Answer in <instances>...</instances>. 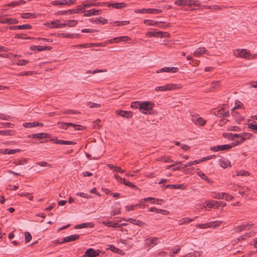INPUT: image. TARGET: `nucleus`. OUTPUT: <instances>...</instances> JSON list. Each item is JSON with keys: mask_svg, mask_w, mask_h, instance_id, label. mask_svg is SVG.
I'll use <instances>...</instances> for the list:
<instances>
[{"mask_svg": "<svg viewBox=\"0 0 257 257\" xmlns=\"http://www.w3.org/2000/svg\"><path fill=\"white\" fill-rule=\"evenodd\" d=\"M155 106V104L152 101H143L141 102V106H140V111L142 113L147 114V111L152 109Z\"/></svg>", "mask_w": 257, "mask_h": 257, "instance_id": "nucleus-1", "label": "nucleus"}, {"mask_svg": "<svg viewBox=\"0 0 257 257\" xmlns=\"http://www.w3.org/2000/svg\"><path fill=\"white\" fill-rule=\"evenodd\" d=\"M191 120L196 125L199 126H204L206 121L202 117L199 116L198 114H191Z\"/></svg>", "mask_w": 257, "mask_h": 257, "instance_id": "nucleus-2", "label": "nucleus"}, {"mask_svg": "<svg viewBox=\"0 0 257 257\" xmlns=\"http://www.w3.org/2000/svg\"><path fill=\"white\" fill-rule=\"evenodd\" d=\"M234 55L236 57H241L245 59H249L250 56V53L246 51L245 49L236 50L234 52Z\"/></svg>", "mask_w": 257, "mask_h": 257, "instance_id": "nucleus-3", "label": "nucleus"}, {"mask_svg": "<svg viewBox=\"0 0 257 257\" xmlns=\"http://www.w3.org/2000/svg\"><path fill=\"white\" fill-rule=\"evenodd\" d=\"M177 87L176 84H168L166 85L163 86H158L155 88V90L156 91H167V90H174L177 89Z\"/></svg>", "mask_w": 257, "mask_h": 257, "instance_id": "nucleus-4", "label": "nucleus"}, {"mask_svg": "<svg viewBox=\"0 0 257 257\" xmlns=\"http://www.w3.org/2000/svg\"><path fill=\"white\" fill-rule=\"evenodd\" d=\"M251 135L249 134H243L242 135H240V137L235 142L232 143L231 145H232V147L237 146L243 142L246 139H249Z\"/></svg>", "mask_w": 257, "mask_h": 257, "instance_id": "nucleus-5", "label": "nucleus"}, {"mask_svg": "<svg viewBox=\"0 0 257 257\" xmlns=\"http://www.w3.org/2000/svg\"><path fill=\"white\" fill-rule=\"evenodd\" d=\"M79 237V235L78 234H74L71 235L70 236H66L65 237H63L62 239V240L61 241H57V243H63L64 242H67L70 241H74L77 239H78Z\"/></svg>", "mask_w": 257, "mask_h": 257, "instance_id": "nucleus-6", "label": "nucleus"}, {"mask_svg": "<svg viewBox=\"0 0 257 257\" xmlns=\"http://www.w3.org/2000/svg\"><path fill=\"white\" fill-rule=\"evenodd\" d=\"M232 147V145L229 144L218 145L211 148V150L218 152L228 150Z\"/></svg>", "mask_w": 257, "mask_h": 257, "instance_id": "nucleus-7", "label": "nucleus"}, {"mask_svg": "<svg viewBox=\"0 0 257 257\" xmlns=\"http://www.w3.org/2000/svg\"><path fill=\"white\" fill-rule=\"evenodd\" d=\"M76 0H69L67 1H53L51 4L53 5L57 6V5H72L76 4Z\"/></svg>", "mask_w": 257, "mask_h": 257, "instance_id": "nucleus-8", "label": "nucleus"}, {"mask_svg": "<svg viewBox=\"0 0 257 257\" xmlns=\"http://www.w3.org/2000/svg\"><path fill=\"white\" fill-rule=\"evenodd\" d=\"M131 40L130 37L128 36H120L114 38L113 39L107 40L110 43H118L119 42H126Z\"/></svg>", "mask_w": 257, "mask_h": 257, "instance_id": "nucleus-9", "label": "nucleus"}, {"mask_svg": "<svg viewBox=\"0 0 257 257\" xmlns=\"http://www.w3.org/2000/svg\"><path fill=\"white\" fill-rule=\"evenodd\" d=\"M159 243V239L157 237H151L146 239V243L150 248L154 247Z\"/></svg>", "mask_w": 257, "mask_h": 257, "instance_id": "nucleus-10", "label": "nucleus"}, {"mask_svg": "<svg viewBox=\"0 0 257 257\" xmlns=\"http://www.w3.org/2000/svg\"><path fill=\"white\" fill-rule=\"evenodd\" d=\"M99 250H94L93 248H89L86 250L85 256L88 257H95L99 255Z\"/></svg>", "mask_w": 257, "mask_h": 257, "instance_id": "nucleus-11", "label": "nucleus"}, {"mask_svg": "<svg viewBox=\"0 0 257 257\" xmlns=\"http://www.w3.org/2000/svg\"><path fill=\"white\" fill-rule=\"evenodd\" d=\"M28 137L29 138L41 139H43V138H50V135L49 134H47V133H38V134H32L31 135H29Z\"/></svg>", "mask_w": 257, "mask_h": 257, "instance_id": "nucleus-12", "label": "nucleus"}, {"mask_svg": "<svg viewBox=\"0 0 257 257\" xmlns=\"http://www.w3.org/2000/svg\"><path fill=\"white\" fill-rule=\"evenodd\" d=\"M84 16L85 17H90L94 15H99L101 13V10H96L95 9H91L90 10L85 11Z\"/></svg>", "mask_w": 257, "mask_h": 257, "instance_id": "nucleus-13", "label": "nucleus"}, {"mask_svg": "<svg viewBox=\"0 0 257 257\" xmlns=\"http://www.w3.org/2000/svg\"><path fill=\"white\" fill-rule=\"evenodd\" d=\"M116 114L124 118H129L132 117L133 113L132 111L117 110H116Z\"/></svg>", "mask_w": 257, "mask_h": 257, "instance_id": "nucleus-14", "label": "nucleus"}, {"mask_svg": "<svg viewBox=\"0 0 257 257\" xmlns=\"http://www.w3.org/2000/svg\"><path fill=\"white\" fill-rule=\"evenodd\" d=\"M148 37H156L162 38L164 37H168L170 36L169 33H146Z\"/></svg>", "mask_w": 257, "mask_h": 257, "instance_id": "nucleus-15", "label": "nucleus"}, {"mask_svg": "<svg viewBox=\"0 0 257 257\" xmlns=\"http://www.w3.org/2000/svg\"><path fill=\"white\" fill-rule=\"evenodd\" d=\"M178 70V69L177 67H164L162 69H159V70L157 71L156 72L157 73H162V72H172L175 73Z\"/></svg>", "mask_w": 257, "mask_h": 257, "instance_id": "nucleus-16", "label": "nucleus"}, {"mask_svg": "<svg viewBox=\"0 0 257 257\" xmlns=\"http://www.w3.org/2000/svg\"><path fill=\"white\" fill-rule=\"evenodd\" d=\"M203 54L209 55L208 51L204 47H200L196 49L194 52V55L196 57H199Z\"/></svg>", "mask_w": 257, "mask_h": 257, "instance_id": "nucleus-17", "label": "nucleus"}, {"mask_svg": "<svg viewBox=\"0 0 257 257\" xmlns=\"http://www.w3.org/2000/svg\"><path fill=\"white\" fill-rule=\"evenodd\" d=\"M108 7H112L116 9H121L127 7L124 3H111L107 5Z\"/></svg>", "mask_w": 257, "mask_h": 257, "instance_id": "nucleus-18", "label": "nucleus"}, {"mask_svg": "<svg viewBox=\"0 0 257 257\" xmlns=\"http://www.w3.org/2000/svg\"><path fill=\"white\" fill-rule=\"evenodd\" d=\"M48 25L51 28H60L65 27V24L60 23L59 21H52Z\"/></svg>", "mask_w": 257, "mask_h": 257, "instance_id": "nucleus-19", "label": "nucleus"}, {"mask_svg": "<svg viewBox=\"0 0 257 257\" xmlns=\"http://www.w3.org/2000/svg\"><path fill=\"white\" fill-rule=\"evenodd\" d=\"M211 225L216 226L217 225L216 221L210 222L207 223L197 224L196 226L199 228H206L210 227Z\"/></svg>", "mask_w": 257, "mask_h": 257, "instance_id": "nucleus-20", "label": "nucleus"}, {"mask_svg": "<svg viewBox=\"0 0 257 257\" xmlns=\"http://www.w3.org/2000/svg\"><path fill=\"white\" fill-rule=\"evenodd\" d=\"M58 37L61 38H77L79 37V35L78 34H70V33H59L57 35Z\"/></svg>", "mask_w": 257, "mask_h": 257, "instance_id": "nucleus-21", "label": "nucleus"}, {"mask_svg": "<svg viewBox=\"0 0 257 257\" xmlns=\"http://www.w3.org/2000/svg\"><path fill=\"white\" fill-rule=\"evenodd\" d=\"M148 211L150 212H155L157 213H160L164 215H167L169 213V212L167 210L161 209H157L155 207L150 208Z\"/></svg>", "mask_w": 257, "mask_h": 257, "instance_id": "nucleus-22", "label": "nucleus"}, {"mask_svg": "<svg viewBox=\"0 0 257 257\" xmlns=\"http://www.w3.org/2000/svg\"><path fill=\"white\" fill-rule=\"evenodd\" d=\"M219 165L223 168H226L228 166H231L230 162L225 159H220L219 160Z\"/></svg>", "mask_w": 257, "mask_h": 257, "instance_id": "nucleus-23", "label": "nucleus"}, {"mask_svg": "<svg viewBox=\"0 0 257 257\" xmlns=\"http://www.w3.org/2000/svg\"><path fill=\"white\" fill-rule=\"evenodd\" d=\"M56 143L57 144L67 145H75L76 144V143L74 142H72V141H70L59 140H56Z\"/></svg>", "mask_w": 257, "mask_h": 257, "instance_id": "nucleus-24", "label": "nucleus"}, {"mask_svg": "<svg viewBox=\"0 0 257 257\" xmlns=\"http://www.w3.org/2000/svg\"><path fill=\"white\" fill-rule=\"evenodd\" d=\"M220 86V82L219 81L212 82L211 84V87L209 88V91L218 89Z\"/></svg>", "mask_w": 257, "mask_h": 257, "instance_id": "nucleus-25", "label": "nucleus"}, {"mask_svg": "<svg viewBox=\"0 0 257 257\" xmlns=\"http://www.w3.org/2000/svg\"><path fill=\"white\" fill-rule=\"evenodd\" d=\"M194 219H191L188 217L181 218L179 220V224L182 225L183 224H187L191 221H193Z\"/></svg>", "mask_w": 257, "mask_h": 257, "instance_id": "nucleus-26", "label": "nucleus"}, {"mask_svg": "<svg viewBox=\"0 0 257 257\" xmlns=\"http://www.w3.org/2000/svg\"><path fill=\"white\" fill-rule=\"evenodd\" d=\"M158 161L163 162L165 163H171L173 162L174 161L171 159V157L169 156H164L162 157H160L158 159Z\"/></svg>", "mask_w": 257, "mask_h": 257, "instance_id": "nucleus-27", "label": "nucleus"}, {"mask_svg": "<svg viewBox=\"0 0 257 257\" xmlns=\"http://www.w3.org/2000/svg\"><path fill=\"white\" fill-rule=\"evenodd\" d=\"M59 127L62 129L66 130L69 126L72 125V123L70 122H58Z\"/></svg>", "mask_w": 257, "mask_h": 257, "instance_id": "nucleus-28", "label": "nucleus"}, {"mask_svg": "<svg viewBox=\"0 0 257 257\" xmlns=\"http://www.w3.org/2000/svg\"><path fill=\"white\" fill-rule=\"evenodd\" d=\"M175 4L181 6H189L190 4H189V1L188 0H177L175 1Z\"/></svg>", "mask_w": 257, "mask_h": 257, "instance_id": "nucleus-29", "label": "nucleus"}, {"mask_svg": "<svg viewBox=\"0 0 257 257\" xmlns=\"http://www.w3.org/2000/svg\"><path fill=\"white\" fill-rule=\"evenodd\" d=\"M21 17L23 19H30L35 17V14L32 13H23L21 14Z\"/></svg>", "mask_w": 257, "mask_h": 257, "instance_id": "nucleus-30", "label": "nucleus"}, {"mask_svg": "<svg viewBox=\"0 0 257 257\" xmlns=\"http://www.w3.org/2000/svg\"><path fill=\"white\" fill-rule=\"evenodd\" d=\"M18 30H29L32 28V26L29 24H25L20 26H17Z\"/></svg>", "mask_w": 257, "mask_h": 257, "instance_id": "nucleus-31", "label": "nucleus"}, {"mask_svg": "<svg viewBox=\"0 0 257 257\" xmlns=\"http://www.w3.org/2000/svg\"><path fill=\"white\" fill-rule=\"evenodd\" d=\"M15 38H21L22 39H33V37H27L25 33H19L16 35Z\"/></svg>", "mask_w": 257, "mask_h": 257, "instance_id": "nucleus-32", "label": "nucleus"}, {"mask_svg": "<svg viewBox=\"0 0 257 257\" xmlns=\"http://www.w3.org/2000/svg\"><path fill=\"white\" fill-rule=\"evenodd\" d=\"M94 22L96 24H104L107 23V20L102 17L97 18L95 19Z\"/></svg>", "mask_w": 257, "mask_h": 257, "instance_id": "nucleus-33", "label": "nucleus"}, {"mask_svg": "<svg viewBox=\"0 0 257 257\" xmlns=\"http://www.w3.org/2000/svg\"><path fill=\"white\" fill-rule=\"evenodd\" d=\"M225 193H214L212 197L216 199H224Z\"/></svg>", "mask_w": 257, "mask_h": 257, "instance_id": "nucleus-34", "label": "nucleus"}, {"mask_svg": "<svg viewBox=\"0 0 257 257\" xmlns=\"http://www.w3.org/2000/svg\"><path fill=\"white\" fill-rule=\"evenodd\" d=\"M77 23V21L76 20H70L66 21L63 24H65V27L68 26L69 27H72L76 25Z\"/></svg>", "mask_w": 257, "mask_h": 257, "instance_id": "nucleus-35", "label": "nucleus"}, {"mask_svg": "<svg viewBox=\"0 0 257 257\" xmlns=\"http://www.w3.org/2000/svg\"><path fill=\"white\" fill-rule=\"evenodd\" d=\"M205 203L206 204V206L208 207L211 208L212 207L215 208V203H216V201H215V200H211V201L207 200L205 201Z\"/></svg>", "mask_w": 257, "mask_h": 257, "instance_id": "nucleus-36", "label": "nucleus"}, {"mask_svg": "<svg viewBox=\"0 0 257 257\" xmlns=\"http://www.w3.org/2000/svg\"><path fill=\"white\" fill-rule=\"evenodd\" d=\"M197 174L202 179L205 180L208 183H209L210 182V180H209V178L208 177L206 176V175L203 173L201 172V171H198L197 172Z\"/></svg>", "mask_w": 257, "mask_h": 257, "instance_id": "nucleus-37", "label": "nucleus"}, {"mask_svg": "<svg viewBox=\"0 0 257 257\" xmlns=\"http://www.w3.org/2000/svg\"><path fill=\"white\" fill-rule=\"evenodd\" d=\"M183 185V184H177V185H167L166 188L171 189H182Z\"/></svg>", "mask_w": 257, "mask_h": 257, "instance_id": "nucleus-38", "label": "nucleus"}, {"mask_svg": "<svg viewBox=\"0 0 257 257\" xmlns=\"http://www.w3.org/2000/svg\"><path fill=\"white\" fill-rule=\"evenodd\" d=\"M141 101H135L132 103L131 107L132 108L139 109L140 110V106H141Z\"/></svg>", "mask_w": 257, "mask_h": 257, "instance_id": "nucleus-39", "label": "nucleus"}, {"mask_svg": "<svg viewBox=\"0 0 257 257\" xmlns=\"http://www.w3.org/2000/svg\"><path fill=\"white\" fill-rule=\"evenodd\" d=\"M189 4H190L189 5V6H194L195 7H197L198 8L201 7V3L197 1H194L192 0L189 1Z\"/></svg>", "mask_w": 257, "mask_h": 257, "instance_id": "nucleus-40", "label": "nucleus"}, {"mask_svg": "<svg viewBox=\"0 0 257 257\" xmlns=\"http://www.w3.org/2000/svg\"><path fill=\"white\" fill-rule=\"evenodd\" d=\"M122 184H123L127 186L132 188H137V187H136V186L135 185L133 184L131 182L126 181L124 179H123Z\"/></svg>", "mask_w": 257, "mask_h": 257, "instance_id": "nucleus-41", "label": "nucleus"}, {"mask_svg": "<svg viewBox=\"0 0 257 257\" xmlns=\"http://www.w3.org/2000/svg\"><path fill=\"white\" fill-rule=\"evenodd\" d=\"M155 198L153 197H147L145 198L141 199V202H143V201H147L151 203H155Z\"/></svg>", "mask_w": 257, "mask_h": 257, "instance_id": "nucleus-42", "label": "nucleus"}, {"mask_svg": "<svg viewBox=\"0 0 257 257\" xmlns=\"http://www.w3.org/2000/svg\"><path fill=\"white\" fill-rule=\"evenodd\" d=\"M25 242L26 243L29 242L32 239V236L30 232H26L25 233Z\"/></svg>", "mask_w": 257, "mask_h": 257, "instance_id": "nucleus-43", "label": "nucleus"}, {"mask_svg": "<svg viewBox=\"0 0 257 257\" xmlns=\"http://www.w3.org/2000/svg\"><path fill=\"white\" fill-rule=\"evenodd\" d=\"M25 127H36V121L32 122H25L23 124Z\"/></svg>", "mask_w": 257, "mask_h": 257, "instance_id": "nucleus-44", "label": "nucleus"}, {"mask_svg": "<svg viewBox=\"0 0 257 257\" xmlns=\"http://www.w3.org/2000/svg\"><path fill=\"white\" fill-rule=\"evenodd\" d=\"M28 63H29V61H27L26 60H24V59L18 60L17 64L18 65L24 66V65H26Z\"/></svg>", "mask_w": 257, "mask_h": 257, "instance_id": "nucleus-45", "label": "nucleus"}, {"mask_svg": "<svg viewBox=\"0 0 257 257\" xmlns=\"http://www.w3.org/2000/svg\"><path fill=\"white\" fill-rule=\"evenodd\" d=\"M216 203H215V208H218L220 206L223 207L226 205V204L223 201H216Z\"/></svg>", "mask_w": 257, "mask_h": 257, "instance_id": "nucleus-46", "label": "nucleus"}, {"mask_svg": "<svg viewBox=\"0 0 257 257\" xmlns=\"http://www.w3.org/2000/svg\"><path fill=\"white\" fill-rule=\"evenodd\" d=\"M30 49L32 51H42V48H41V46H32L30 47Z\"/></svg>", "mask_w": 257, "mask_h": 257, "instance_id": "nucleus-47", "label": "nucleus"}, {"mask_svg": "<svg viewBox=\"0 0 257 257\" xmlns=\"http://www.w3.org/2000/svg\"><path fill=\"white\" fill-rule=\"evenodd\" d=\"M248 127L252 131H254L257 132V123H255L254 124L249 123L248 125Z\"/></svg>", "mask_w": 257, "mask_h": 257, "instance_id": "nucleus-48", "label": "nucleus"}, {"mask_svg": "<svg viewBox=\"0 0 257 257\" xmlns=\"http://www.w3.org/2000/svg\"><path fill=\"white\" fill-rule=\"evenodd\" d=\"M208 9H210L211 10H214V11L221 10V7L218 5H213V6H210L208 7Z\"/></svg>", "mask_w": 257, "mask_h": 257, "instance_id": "nucleus-49", "label": "nucleus"}, {"mask_svg": "<svg viewBox=\"0 0 257 257\" xmlns=\"http://www.w3.org/2000/svg\"><path fill=\"white\" fill-rule=\"evenodd\" d=\"M27 162V161L25 159L23 160H18L14 162V163L16 164V165H23L25 164H26Z\"/></svg>", "mask_w": 257, "mask_h": 257, "instance_id": "nucleus-50", "label": "nucleus"}, {"mask_svg": "<svg viewBox=\"0 0 257 257\" xmlns=\"http://www.w3.org/2000/svg\"><path fill=\"white\" fill-rule=\"evenodd\" d=\"M172 251L169 253V255L170 256V257H173L174 254H176L178 252H179L180 250V247L179 246H178V248L176 250L173 249H172Z\"/></svg>", "mask_w": 257, "mask_h": 257, "instance_id": "nucleus-51", "label": "nucleus"}, {"mask_svg": "<svg viewBox=\"0 0 257 257\" xmlns=\"http://www.w3.org/2000/svg\"><path fill=\"white\" fill-rule=\"evenodd\" d=\"M94 2L90 1V2H85L84 3V6L85 8H89L92 6H94Z\"/></svg>", "mask_w": 257, "mask_h": 257, "instance_id": "nucleus-52", "label": "nucleus"}, {"mask_svg": "<svg viewBox=\"0 0 257 257\" xmlns=\"http://www.w3.org/2000/svg\"><path fill=\"white\" fill-rule=\"evenodd\" d=\"M71 126H73L75 130H77V131L83 130L84 128V126H82L80 125L74 124V123H72V125H71Z\"/></svg>", "mask_w": 257, "mask_h": 257, "instance_id": "nucleus-53", "label": "nucleus"}, {"mask_svg": "<svg viewBox=\"0 0 257 257\" xmlns=\"http://www.w3.org/2000/svg\"><path fill=\"white\" fill-rule=\"evenodd\" d=\"M106 70H99V69H95L94 70V71H91L90 70H87L86 72V73H92V74H95L96 73H98V72H106Z\"/></svg>", "mask_w": 257, "mask_h": 257, "instance_id": "nucleus-54", "label": "nucleus"}, {"mask_svg": "<svg viewBox=\"0 0 257 257\" xmlns=\"http://www.w3.org/2000/svg\"><path fill=\"white\" fill-rule=\"evenodd\" d=\"M200 256V253L198 252H194L193 253H189L185 257H199Z\"/></svg>", "mask_w": 257, "mask_h": 257, "instance_id": "nucleus-55", "label": "nucleus"}, {"mask_svg": "<svg viewBox=\"0 0 257 257\" xmlns=\"http://www.w3.org/2000/svg\"><path fill=\"white\" fill-rule=\"evenodd\" d=\"M114 23L116 24V26H120L128 24L130 22L129 21H117L115 22Z\"/></svg>", "mask_w": 257, "mask_h": 257, "instance_id": "nucleus-56", "label": "nucleus"}, {"mask_svg": "<svg viewBox=\"0 0 257 257\" xmlns=\"http://www.w3.org/2000/svg\"><path fill=\"white\" fill-rule=\"evenodd\" d=\"M11 131L6 130V131H0V135L2 136H9L11 135Z\"/></svg>", "mask_w": 257, "mask_h": 257, "instance_id": "nucleus-57", "label": "nucleus"}, {"mask_svg": "<svg viewBox=\"0 0 257 257\" xmlns=\"http://www.w3.org/2000/svg\"><path fill=\"white\" fill-rule=\"evenodd\" d=\"M64 113L65 114H77L78 113H79V112L76 111V110H71V109H67L66 110H65L64 112Z\"/></svg>", "mask_w": 257, "mask_h": 257, "instance_id": "nucleus-58", "label": "nucleus"}, {"mask_svg": "<svg viewBox=\"0 0 257 257\" xmlns=\"http://www.w3.org/2000/svg\"><path fill=\"white\" fill-rule=\"evenodd\" d=\"M88 105H89L90 108L100 107L99 104L96 103H93V102H89Z\"/></svg>", "mask_w": 257, "mask_h": 257, "instance_id": "nucleus-59", "label": "nucleus"}, {"mask_svg": "<svg viewBox=\"0 0 257 257\" xmlns=\"http://www.w3.org/2000/svg\"><path fill=\"white\" fill-rule=\"evenodd\" d=\"M0 23L2 24H9V18H3L0 19Z\"/></svg>", "mask_w": 257, "mask_h": 257, "instance_id": "nucleus-60", "label": "nucleus"}, {"mask_svg": "<svg viewBox=\"0 0 257 257\" xmlns=\"http://www.w3.org/2000/svg\"><path fill=\"white\" fill-rule=\"evenodd\" d=\"M87 227V224L86 223H82V224L76 225L75 226V228L78 229V228H84V227Z\"/></svg>", "mask_w": 257, "mask_h": 257, "instance_id": "nucleus-61", "label": "nucleus"}, {"mask_svg": "<svg viewBox=\"0 0 257 257\" xmlns=\"http://www.w3.org/2000/svg\"><path fill=\"white\" fill-rule=\"evenodd\" d=\"M73 47H75L76 48H89V45H88V43H87V44H82L74 45V46H73Z\"/></svg>", "mask_w": 257, "mask_h": 257, "instance_id": "nucleus-62", "label": "nucleus"}, {"mask_svg": "<svg viewBox=\"0 0 257 257\" xmlns=\"http://www.w3.org/2000/svg\"><path fill=\"white\" fill-rule=\"evenodd\" d=\"M134 224L141 226L144 224V222L140 220L135 219L134 221Z\"/></svg>", "mask_w": 257, "mask_h": 257, "instance_id": "nucleus-63", "label": "nucleus"}, {"mask_svg": "<svg viewBox=\"0 0 257 257\" xmlns=\"http://www.w3.org/2000/svg\"><path fill=\"white\" fill-rule=\"evenodd\" d=\"M224 198H225L226 201H231L233 199V197L232 195L225 193Z\"/></svg>", "mask_w": 257, "mask_h": 257, "instance_id": "nucleus-64", "label": "nucleus"}]
</instances>
